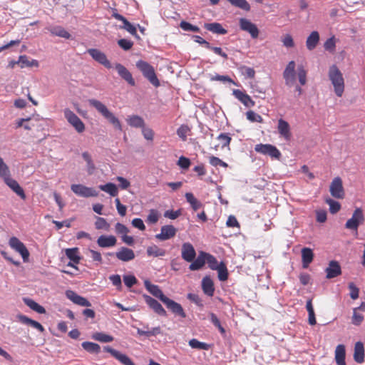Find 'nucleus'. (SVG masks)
<instances>
[{
  "instance_id": "obj_1",
  "label": "nucleus",
  "mask_w": 365,
  "mask_h": 365,
  "mask_svg": "<svg viewBox=\"0 0 365 365\" xmlns=\"http://www.w3.org/2000/svg\"><path fill=\"white\" fill-rule=\"evenodd\" d=\"M144 285L146 289L152 295L159 299L173 314L183 319L186 317V314L181 304L166 297L158 285L152 284L149 280H145Z\"/></svg>"
},
{
  "instance_id": "obj_2",
  "label": "nucleus",
  "mask_w": 365,
  "mask_h": 365,
  "mask_svg": "<svg viewBox=\"0 0 365 365\" xmlns=\"http://www.w3.org/2000/svg\"><path fill=\"white\" fill-rule=\"evenodd\" d=\"M88 102L90 106L94 108L104 118L111 123L115 129L120 131L123 130L118 118L109 110L104 103L94 98L88 99Z\"/></svg>"
},
{
  "instance_id": "obj_3",
  "label": "nucleus",
  "mask_w": 365,
  "mask_h": 365,
  "mask_svg": "<svg viewBox=\"0 0 365 365\" xmlns=\"http://www.w3.org/2000/svg\"><path fill=\"white\" fill-rule=\"evenodd\" d=\"M329 78L334 87L336 96L341 97L344 92V78L339 70H330Z\"/></svg>"
},
{
  "instance_id": "obj_4",
  "label": "nucleus",
  "mask_w": 365,
  "mask_h": 365,
  "mask_svg": "<svg viewBox=\"0 0 365 365\" xmlns=\"http://www.w3.org/2000/svg\"><path fill=\"white\" fill-rule=\"evenodd\" d=\"M284 78L286 84L289 86H292L296 83L297 78L301 85H304L307 81V73L305 70H299L297 73L296 70H284Z\"/></svg>"
},
{
  "instance_id": "obj_5",
  "label": "nucleus",
  "mask_w": 365,
  "mask_h": 365,
  "mask_svg": "<svg viewBox=\"0 0 365 365\" xmlns=\"http://www.w3.org/2000/svg\"><path fill=\"white\" fill-rule=\"evenodd\" d=\"M63 114L67 121L78 133L84 132L86 129L85 124L77 115L68 108H66L63 110Z\"/></svg>"
},
{
  "instance_id": "obj_6",
  "label": "nucleus",
  "mask_w": 365,
  "mask_h": 365,
  "mask_svg": "<svg viewBox=\"0 0 365 365\" xmlns=\"http://www.w3.org/2000/svg\"><path fill=\"white\" fill-rule=\"evenodd\" d=\"M9 245L11 249L19 253L24 262H29V252L24 245L16 237H11L9 239Z\"/></svg>"
},
{
  "instance_id": "obj_7",
  "label": "nucleus",
  "mask_w": 365,
  "mask_h": 365,
  "mask_svg": "<svg viewBox=\"0 0 365 365\" xmlns=\"http://www.w3.org/2000/svg\"><path fill=\"white\" fill-rule=\"evenodd\" d=\"M364 222V215L362 210L361 208H356L351 217L346 221L345 227L349 230L357 231L359 226L362 225Z\"/></svg>"
},
{
  "instance_id": "obj_8",
  "label": "nucleus",
  "mask_w": 365,
  "mask_h": 365,
  "mask_svg": "<svg viewBox=\"0 0 365 365\" xmlns=\"http://www.w3.org/2000/svg\"><path fill=\"white\" fill-rule=\"evenodd\" d=\"M255 150L257 153L269 155L272 158L279 160L281 157L280 151L271 144H257L255 145Z\"/></svg>"
},
{
  "instance_id": "obj_9",
  "label": "nucleus",
  "mask_w": 365,
  "mask_h": 365,
  "mask_svg": "<svg viewBox=\"0 0 365 365\" xmlns=\"http://www.w3.org/2000/svg\"><path fill=\"white\" fill-rule=\"evenodd\" d=\"M329 191L331 195L337 199H343L345 195L342 180L339 177H336L331 182Z\"/></svg>"
},
{
  "instance_id": "obj_10",
  "label": "nucleus",
  "mask_w": 365,
  "mask_h": 365,
  "mask_svg": "<svg viewBox=\"0 0 365 365\" xmlns=\"http://www.w3.org/2000/svg\"><path fill=\"white\" fill-rule=\"evenodd\" d=\"M71 189L76 195L83 197H96L98 195L96 190L81 184H73Z\"/></svg>"
},
{
  "instance_id": "obj_11",
  "label": "nucleus",
  "mask_w": 365,
  "mask_h": 365,
  "mask_svg": "<svg viewBox=\"0 0 365 365\" xmlns=\"http://www.w3.org/2000/svg\"><path fill=\"white\" fill-rule=\"evenodd\" d=\"M103 350L111 354L115 359L119 361L123 365H135L133 361L127 355L113 349L109 346L103 347Z\"/></svg>"
},
{
  "instance_id": "obj_12",
  "label": "nucleus",
  "mask_w": 365,
  "mask_h": 365,
  "mask_svg": "<svg viewBox=\"0 0 365 365\" xmlns=\"http://www.w3.org/2000/svg\"><path fill=\"white\" fill-rule=\"evenodd\" d=\"M87 52L96 61L102 64L107 68H110V61L103 52L97 48H89Z\"/></svg>"
},
{
  "instance_id": "obj_13",
  "label": "nucleus",
  "mask_w": 365,
  "mask_h": 365,
  "mask_svg": "<svg viewBox=\"0 0 365 365\" xmlns=\"http://www.w3.org/2000/svg\"><path fill=\"white\" fill-rule=\"evenodd\" d=\"M240 29L243 31L248 32L252 38H256L259 36V29L257 26L247 19H240Z\"/></svg>"
},
{
  "instance_id": "obj_14",
  "label": "nucleus",
  "mask_w": 365,
  "mask_h": 365,
  "mask_svg": "<svg viewBox=\"0 0 365 365\" xmlns=\"http://www.w3.org/2000/svg\"><path fill=\"white\" fill-rule=\"evenodd\" d=\"M177 233V229L171 225H164L160 229V233L155 235L156 239L165 241L173 238Z\"/></svg>"
},
{
  "instance_id": "obj_15",
  "label": "nucleus",
  "mask_w": 365,
  "mask_h": 365,
  "mask_svg": "<svg viewBox=\"0 0 365 365\" xmlns=\"http://www.w3.org/2000/svg\"><path fill=\"white\" fill-rule=\"evenodd\" d=\"M143 298L149 307L152 309L156 314L163 317L167 316L166 311L156 299L146 294L143 295Z\"/></svg>"
},
{
  "instance_id": "obj_16",
  "label": "nucleus",
  "mask_w": 365,
  "mask_h": 365,
  "mask_svg": "<svg viewBox=\"0 0 365 365\" xmlns=\"http://www.w3.org/2000/svg\"><path fill=\"white\" fill-rule=\"evenodd\" d=\"M181 255L182 258L188 262H191L195 259L196 256V252L191 243L185 242L182 244Z\"/></svg>"
},
{
  "instance_id": "obj_17",
  "label": "nucleus",
  "mask_w": 365,
  "mask_h": 365,
  "mask_svg": "<svg viewBox=\"0 0 365 365\" xmlns=\"http://www.w3.org/2000/svg\"><path fill=\"white\" fill-rule=\"evenodd\" d=\"M16 64L20 66L21 68H24L25 67H38V61L32 59L26 55L20 56L19 60L16 62H10V65L11 66H14Z\"/></svg>"
},
{
  "instance_id": "obj_18",
  "label": "nucleus",
  "mask_w": 365,
  "mask_h": 365,
  "mask_svg": "<svg viewBox=\"0 0 365 365\" xmlns=\"http://www.w3.org/2000/svg\"><path fill=\"white\" fill-rule=\"evenodd\" d=\"M68 299L72 301L74 304L82 307H91V302L86 298L77 294L74 291L68 290L66 292Z\"/></svg>"
},
{
  "instance_id": "obj_19",
  "label": "nucleus",
  "mask_w": 365,
  "mask_h": 365,
  "mask_svg": "<svg viewBox=\"0 0 365 365\" xmlns=\"http://www.w3.org/2000/svg\"><path fill=\"white\" fill-rule=\"evenodd\" d=\"M327 279H332L338 277L341 274V269L339 263L337 261L331 260L329 263V266L326 268Z\"/></svg>"
},
{
  "instance_id": "obj_20",
  "label": "nucleus",
  "mask_w": 365,
  "mask_h": 365,
  "mask_svg": "<svg viewBox=\"0 0 365 365\" xmlns=\"http://www.w3.org/2000/svg\"><path fill=\"white\" fill-rule=\"evenodd\" d=\"M4 180L5 183L21 199H26V195L23 188L19 185V184L16 180L11 178L9 175L7 178H4Z\"/></svg>"
},
{
  "instance_id": "obj_21",
  "label": "nucleus",
  "mask_w": 365,
  "mask_h": 365,
  "mask_svg": "<svg viewBox=\"0 0 365 365\" xmlns=\"http://www.w3.org/2000/svg\"><path fill=\"white\" fill-rule=\"evenodd\" d=\"M233 95L237 98L242 104H244L247 108H251L255 106V101L251 98V97L247 94L246 93L236 89L233 91Z\"/></svg>"
},
{
  "instance_id": "obj_22",
  "label": "nucleus",
  "mask_w": 365,
  "mask_h": 365,
  "mask_svg": "<svg viewBox=\"0 0 365 365\" xmlns=\"http://www.w3.org/2000/svg\"><path fill=\"white\" fill-rule=\"evenodd\" d=\"M117 239L113 235H102L98 237L97 244L100 247H112L116 245Z\"/></svg>"
},
{
  "instance_id": "obj_23",
  "label": "nucleus",
  "mask_w": 365,
  "mask_h": 365,
  "mask_svg": "<svg viewBox=\"0 0 365 365\" xmlns=\"http://www.w3.org/2000/svg\"><path fill=\"white\" fill-rule=\"evenodd\" d=\"M17 319L21 323L30 326L39 331L41 333H43L45 331L44 327L39 322L31 319L25 315L19 314L17 315Z\"/></svg>"
},
{
  "instance_id": "obj_24",
  "label": "nucleus",
  "mask_w": 365,
  "mask_h": 365,
  "mask_svg": "<svg viewBox=\"0 0 365 365\" xmlns=\"http://www.w3.org/2000/svg\"><path fill=\"white\" fill-rule=\"evenodd\" d=\"M277 130L281 136L285 140H289L292 136L289 124L284 120L280 118L278 120Z\"/></svg>"
},
{
  "instance_id": "obj_25",
  "label": "nucleus",
  "mask_w": 365,
  "mask_h": 365,
  "mask_svg": "<svg viewBox=\"0 0 365 365\" xmlns=\"http://www.w3.org/2000/svg\"><path fill=\"white\" fill-rule=\"evenodd\" d=\"M115 256L123 262H128L135 258V253L131 249L123 247L115 253Z\"/></svg>"
},
{
  "instance_id": "obj_26",
  "label": "nucleus",
  "mask_w": 365,
  "mask_h": 365,
  "mask_svg": "<svg viewBox=\"0 0 365 365\" xmlns=\"http://www.w3.org/2000/svg\"><path fill=\"white\" fill-rule=\"evenodd\" d=\"M46 29L51 33V35L59 36L66 39L71 38V34L61 26H50Z\"/></svg>"
},
{
  "instance_id": "obj_27",
  "label": "nucleus",
  "mask_w": 365,
  "mask_h": 365,
  "mask_svg": "<svg viewBox=\"0 0 365 365\" xmlns=\"http://www.w3.org/2000/svg\"><path fill=\"white\" fill-rule=\"evenodd\" d=\"M202 289L203 292L209 296L212 297L215 292L214 283L209 276L205 277L202 280Z\"/></svg>"
},
{
  "instance_id": "obj_28",
  "label": "nucleus",
  "mask_w": 365,
  "mask_h": 365,
  "mask_svg": "<svg viewBox=\"0 0 365 365\" xmlns=\"http://www.w3.org/2000/svg\"><path fill=\"white\" fill-rule=\"evenodd\" d=\"M302 267L307 268L314 259V253L311 248L304 247L302 249Z\"/></svg>"
},
{
  "instance_id": "obj_29",
  "label": "nucleus",
  "mask_w": 365,
  "mask_h": 365,
  "mask_svg": "<svg viewBox=\"0 0 365 365\" xmlns=\"http://www.w3.org/2000/svg\"><path fill=\"white\" fill-rule=\"evenodd\" d=\"M204 28L213 34L219 35H225L227 33V31L222 27V24L217 22L205 23Z\"/></svg>"
},
{
  "instance_id": "obj_30",
  "label": "nucleus",
  "mask_w": 365,
  "mask_h": 365,
  "mask_svg": "<svg viewBox=\"0 0 365 365\" xmlns=\"http://www.w3.org/2000/svg\"><path fill=\"white\" fill-rule=\"evenodd\" d=\"M364 344L361 341H358L354 346V361L359 364H361L364 361Z\"/></svg>"
},
{
  "instance_id": "obj_31",
  "label": "nucleus",
  "mask_w": 365,
  "mask_h": 365,
  "mask_svg": "<svg viewBox=\"0 0 365 365\" xmlns=\"http://www.w3.org/2000/svg\"><path fill=\"white\" fill-rule=\"evenodd\" d=\"M346 350L343 344H339L335 349V361L338 365H346L345 361Z\"/></svg>"
},
{
  "instance_id": "obj_32",
  "label": "nucleus",
  "mask_w": 365,
  "mask_h": 365,
  "mask_svg": "<svg viewBox=\"0 0 365 365\" xmlns=\"http://www.w3.org/2000/svg\"><path fill=\"white\" fill-rule=\"evenodd\" d=\"M319 41V34L318 31H312L307 37L306 41V46L308 50L312 51L316 48Z\"/></svg>"
},
{
  "instance_id": "obj_33",
  "label": "nucleus",
  "mask_w": 365,
  "mask_h": 365,
  "mask_svg": "<svg viewBox=\"0 0 365 365\" xmlns=\"http://www.w3.org/2000/svg\"><path fill=\"white\" fill-rule=\"evenodd\" d=\"M206 258L205 257V252H201L198 257L191 262L192 263L189 266V269L192 271L198 270L201 269L205 264Z\"/></svg>"
},
{
  "instance_id": "obj_34",
  "label": "nucleus",
  "mask_w": 365,
  "mask_h": 365,
  "mask_svg": "<svg viewBox=\"0 0 365 365\" xmlns=\"http://www.w3.org/2000/svg\"><path fill=\"white\" fill-rule=\"evenodd\" d=\"M24 302L26 304L30 309L36 312L38 314H45L46 309L43 307L36 303L31 299L29 298H24Z\"/></svg>"
},
{
  "instance_id": "obj_35",
  "label": "nucleus",
  "mask_w": 365,
  "mask_h": 365,
  "mask_svg": "<svg viewBox=\"0 0 365 365\" xmlns=\"http://www.w3.org/2000/svg\"><path fill=\"white\" fill-rule=\"evenodd\" d=\"M127 122L128 125L131 127L134 128H143L145 125V121L140 116L138 115H131L129 116L127 119Z\"/></svg>"
},
{
  "instance_id": "obj_36",
  "label": "nucleus",
  "mask_w": 365,
  "mask_h": 365,
  "mask_svg": "<svg viewBox=\"0 0 365 365\" xmlns=\"http://www.w3.org/2000/svg\"><path fill=\"white\" fill-rule=\"evenodd\" d=\"M147 255L149 257H163L165 255V250L153 245L147 248Z\"/></svg>"
},
{
  "instance_id": "obj_37",
  "label": "nucleus",
  "mask_w": 365,
  "mask_h": 365,
  "mask_svg": "<svg viewBox=\"0 0 365 365\" xmlns=\"http://www.w3.org/2000/svg\"><path fill=\"white\" fill-rule=\"evenodd\" d=\"M99 189L103 192L108 193L111 196H116L118 195V187L112 182H108L105 185H99Z\"/></svg>"
},
{
  "instance_id": "obj_38",
  "label": "nucleus",
  "mask_w": 365,
  "mask_h": 365,
  "mask_svg": "<svg viewBox=\"0 0 365 365\" xmlns=\"http://www.w3.org/2000/svg\"><path fill=\"white\" fill-rule=\"evenodd\" d=\"M144 76L152 83L155 87L160 86V81L155 73V70H143Z\"/></svg>"
},
{
  "instance_id": "obj_39",
  "label": "nucleus",
  "mask_w": 365,
  "mask_h": 365,
  "mask_svg": "<svg viewBox=\"0 0 365 365\" xmlns=\"http://www.w3.org/2000/svg\"><path fill=\"white\" fill-rule=\"evenodd\" d=\"M66 257L72 261L76 264H78L80 262L81 257L78 256V248H68L66 249Z\"/></svg>"
},
{
  "instance_id": "obj_40",
  "label": "nucleus",
  "mask_w": 365,
  "mask_h": 365,
  "mask_svg": "<svg viewBox=\"0 0 365 365\" xmlns=\"http://www.w3.org/2000/svg\"><path fill=\"white\" fill-rule=\"evenodd\" d=\"M185 198L187 202L190 203L193 210L197 211L202 207V204L197 198L195 197L192 193L187 192L185 194Z\"/></svg>"
},
{
  "instance_id": "obj_41",
  "label": "nucleus",
  "mask_w": 365,
  "mask_h": 365,
  "mask_svg": "<svg viewBox=\"0 0 365 365\" xmlns=\"http://www.w3.org/2000/svg\"><path fill=\"white\" fill-rule=\"evenodd\" d=\"M188 344L191 348L199 350H209L211 347L210 344H208L205 342H201L198 341L197 339H190Z\"/></svg>"
},
{
  "instance_id": "obj_42",
  "label": "nucleus",
  "mask_w": 365,
  "mask_h": 365,
  "mask_svg": "<svg viewBox=\"0 0 365 365\" xmlns=\"http://www.w3.org/2000/svg\"><path fill=\"white\" fill-rule=\"evenodd\" d=\"M81 346L86 351L91 354H98L101 351V346L93 342L84 341Z\"/></svg>"
},
{
  "instance_id": "obj_43",
  "label": "nucleus",
  "mask_w": 365,
  "mask_h": 365,
  "mask_svg": "<svg viewBox=\"0 0 365 365\" xmlns=\"http://www.w3.org/2000/svg\"><path fill=\"white\" fill-rule=\"evenodd\" d=\"M92 339L103 343L111 342L113 341V337L111 335L103 333L96 332L92 335Z\"/></svg>"
},
{
  "instance_id": "obj_44",
  "label": "nucleus",
  "mask_w": 365,
  "mask_h": 365,
  "mask_svg": "<svg viewBox=\"0 0 365 365\" xmlns=\"http://www.w3.org/2000/svg\"><path fill=\"white\" fill-rule=\"evenodd\" d=\"M118 73L129 85L131 86L135 85V80L129 70H118Z\"/></svg>"
},
{
  "instance_id": "obj_45",
  "label": "nucleus",
  "mask_w": 365,
  "mask_h": 365,
  "mask_svg": "<svg viewBox=\"0 0 365 365\" xmlns=\"http://www.w3.org/2000/svg\"><path fill=\"white\" fill-rule=\"evenodd\" d=\"M232 6L248 11L250 10V5L246 0H227Z\"/></svg>"
},
{
  "instance_id": "obj_46",
  "label": "nucleus",
  "mask_w": 365,
  "mask_h": 365,
  "mask_svg": "<svg viewBox=\"0 0 365 365\" xmlns=\"http://www.w3.org/2000/svg\"><path fill=\"white\" fill-rule=\"evenodd\" d=\"M190 132V128L187 125H181L177 130V135L182 140L186 141L187 137Z\"/></svg>"
},
{
  "instance_id": "obj_47",
  "label": "nucleus",
  "mask_w": 365,
  "mask_h": 365,
  "mask_svg": "<svg viewBox=\"0 0 365 365\" xmlns=\"http://www.w3.org/2000/svg\"><path fill=\"white\" fill-rule=\"evenodd\" d=\"M205 257L206 258L205 263H207L208 267L211 269L216 270L217 269H218L220 264H218L217 260L213 255L205 252Z\"/></svg>"
},
{
  "instance_id": "obj_48",
  "label": "nucleus",
  "mask_w": 365,
  "mask_h": 365,
  "mask_svg": "<svg viewBox=\"0 0 365 365\" xmlns=\"http://www.w3.org/2000/svg\"><path fill=\"white\" fill-rule=\"evenodd\" d=\"M110 224L103 217H96L95 222V227L97 230H104L108 231L110 229Z\"/></svg>"
},
{
  "instance_id": "obj_49",
  "label": "nucleus",
  "mask_w": 365,
  "mask_h": 365,
  "mask_svg": "<svg viewBox=\"0 0 365 365\" xmlns=\"http://www.w3.org/2000/svg\"><path fill=\"white\" fill-rule=\"evenodd\" d=\"M325 202L329 205V211L331 214H335L340 210L341 205L339 202L335 201L331 198H327Z\"/></svg>"
},
{
  "instance_id": "obj_50",
  "label": "nucleus",
  "mask_w": 365,
  "mask_h": 365,
  "mask_svg": "<svg viewBox=\"0 0 365 365\" xmlns=\"http://www.w3.org/2000/svg\"><path fill=\"white\" fill-rule=\"evenodd\" d=\"M180 27L185 31H192V32H200V29L195 25L191 24L190 23L182 21L180 23Z\"/></svg>"
},
{
  "instance_id": "obj_51",
  "label": "nucleus",
  "mask_w": 365,
  "mask_h": 365,
  "mask_svg": "<svg viewBox=\"0 0 365 365\" xmlns=\"http://www.w3.org/2000/svg\"><path fill=\"white\" fill-rule=\"evenodd\" d=\"M217 139L220 141V145L222 148L229 146L232 140L228 133H220Z\"/></svg>"
},
{
  "instance_id": "obj_52",
  "label": "nucleus",
  "mask_w": 365,
  "mask_h": 365,
  "mask_svg": "<svg viewBox=\"0 0 365 365\" xmlns=\"http://www.w3.org/2000/svg\"><path fill=\"white\" fill-rule=\"evenodd\" d=\"M218 272V278L220 281H226L228 278V272L227 267L224 263H221L218 269H217Z\"/></svg>"
},
{
  "instance_id": "obj_53",
  "label": "nucleus",
  "mask_w": 365,
  "mask_h": 365,
  "mask_svg": "<svg viewBox=\"0 0 365 365\" xmlns=\"http://www.w3.org/2000/svg\"><path fill=\"white\" fill-rule=\"evenodd\" d=\"M123 26H120V29L126 30L128 33L135 37H138L135 26L130 23L128 20L123 23Z\"/></svg>"
},
{
  "instance_id": "obj_54",
  "label": "nucleus",
  "mask_w": 365,
  "mask_h": 365,
  "mask_svg": "<svg viewBox=\"0 0 365 365\" xmlns=\"http://www.w3.org/2000/svg\"><path fill=\"white\" fill-rule=\"evenodd\" d=\"M160 214L158 210L152 209L149 211L146 222L150 224H155L158 222Z\"/></svg>"
},
{
  "instance_id": "obj_55",
  "label": "nucleus",
  "mask_w": 365,
  "mask_h": 365,
  "mask_svg": "<svg viewBox=\"0 0 365 365\" xmlns=\"http://www.w3.org/2000/svg\"><path fill=\"white\" fill-rule=\"evenodd\" d=\"M358 308H354L353 310V316L351 317V323L356 326L360 325L364 321V315L359 313Z\"/></svg>"
},
{
  "instance_id": "obj_56",
  "label": "nucleus",
  "mask_w": 365,
  "mask_h": 365,
  "mask_svg": "<svg viewBox=\"0 0 365 365\" xmlns=\"http://www.w3.org/2000/svg\"><path fill=\"white\" fill-rule=\"evenodd\" d=\"M336 41L334 36L329 38L324 43V48L326 51L333 53L335 51Z\"/></svg>"
},
{
  "instance_id": "obj_57",
  "label": "nucleus",
  "mask_w": 365,
  "mask_h": 365,
  "mask_svg": "<svg viewBox=\"0 0 365 365\" xmlns=\"http://www.w3.org/2000/svg\"><path fill=\"white\" fill-rule=\"evenodd\" d=\"M246 116H247V118L251 122H257V123L263 122L262 117L253 110L247 111L246 113Z\"/></svg>"
},
{
  "instance_id": "obj_58",
  "label": "nucleus",
  "mask_w": 365,
  "mask_h": 365,
  "mask_svg": "<svg viewBox=\"0 0 365 365\" xmlns=\"http://www.w3.org/2000/svg\"><path fill=\"white\" fill-rule=\"evenodd\" d=\"M10 175V171L7 165L4 162V160L0 157V177L3 179Z\"/></svg>"
},
{
  "instance_id": "obj_59",
  "label": "nucleus",
  "mask_w": 365,
  "mask_h": 365,
  "mask_svg": "<svg viewBox=\"0 0 365 365\" xmlns=\"http://www.w3.org/2000/svg\"><path fill=\"white\" fill-rule=\"evenodd\" d=\"M209 163L214 167L221 166L227 168L228 166L225 162L215 156H210L209 158Z\"/></svg>"
},
{
  "instance_id": "obj_60",
  "label": "nucleus",
  "mask_w": 365,
  "mask_h": 365,
  "mask_svg": "<svg viewBox=\"0 0 365 365\" xmlns=\"http://www.w3.org/2000/svg\"><path fill=\"white\" fill-rule=\"evenodd\" d=\"M88 256L91 258L93 262H96L99 264L102 263L103 259L101 257V254L93 250H88Z\"/></svg>"
},
{
  "instance_id": "obj_61",
  "label": "nucleus",
  "mask_w": 365,
  "mask_h": 365,
  "mask_svg": "<svg viewBox=\"0 0 365 365\" xmlns=\"http://www.w3.org/2000/svg\"><path fill=\"white\" fill-rule=\"evenodd\" d=\"M118 44L123 50L128 51L132 48L133 43L130 40L126 38H121L118 40Z\"/></svg>"
},
{
  "instance_id": "obj_62",
  "label": "nucleus",
  "mask_w": 365,
  "mask_h": 365,
  "mask_svg": "<svg viewBox=\"0 0 365 365\" xmlns=\"http://www.w3.org/2000/svg\"><path fill=\"white\" fill-rule=\"evenodd\" d=\"M282 42L283 43V46H285L286 48H292L294 46L293 38L290 34H285L282 39Z\"/></svg>"
},
{
  "instance_id": "obj_63",
  "label": "nucleus",
  "mask_w": 365,
  "mask_h": 365,
  "mask_svg": "<svg viewBox=\"0 0 365 365\" xmlns=\"http://www.w3.org/2000/svg\"><path fill=\"white\" fill-rule=\"evenodd\" d=\"M109 279L112 282L113 285L115 286L118 290H120L122 288L121 278L119 274H113L109 277Z\"/></svg>"
},
{
  "instance_id": "obj_64",
  "label": "nucleus",
  "mask_w": 365,
  "mask_h": 365,
  "mask_svg": "<svg viewBox=\"0 0 365 365\" xmlns=\"http://www.w3.org/2000/svg\"><path fill=\"white\" fill-rule=\"evenodd\" d=\"M123 282L128 287L130 288L137 284L138 280L134 275H125L123 276Z\"/></svg>"
}]
</instances>
